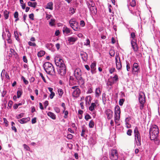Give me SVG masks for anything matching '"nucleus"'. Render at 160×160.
I'll use <instances>...</instances> for the list:
<instances>
[{"instance_id": "obj_1", "label": "nucleus", "mask_w": 160, "mask_h": 160, "mask_svg": "<svg viewBox=\"0 0 160 160\" xmlns=\"http://www.w3.org/2000/svg\"><path fill=\"white\" fill-rule=\"evenodd\" d=\"M159 133V129L157 125L153 124L151 126L149 130V137L151 140H153L157 145L160 144V139L158 138Z\"/></svg>"}, {"instance_id": "obj_2", "label": "nucleus", "mask_w": 160, "mask_h": 160, "mask_svg": "<svg viewBox=\"0 0 160 160\" xmlns=\"http://www.w3.org/2000/svg\"><path fill=\"white\" fill-rule=\"evenodd\" d=\"M43 67L44 70L47 74L52 75L55 74L54 68L52 63L48 62H46L44 63Z\"/></svg>"}, {"instance_id": "obj_3", "label": "nucleus", "mask_w": 160, "mask_h": 160, "mask_svg": "<svg viewBox=\"0 0 160 160\" xmlns=\"http://www.w3.org/2000/svg\"><path fill=\"white\" fill-rule=\"evenodd\" d=\"M136 33H131L130 34V38L131 39V44L132 47L134 51L135 52H137L138 49V47L137 42V40L136 35Z\"/></svg>"}, {"instance_id": "obj_4", "label": "nucleus", "mask_w": 160, "mask_h": 160, "mask_svg": "<svg viewBox=\"0 0 160 160\" xmlns=\"http://www.w3.org/2000/svg\"><path fill=\"white\" fill-rule=\"evenodd\" d=\"M134 133L136 144L137 146H141V137L137 127H136L134 129Z\"/></svg>"}, {"instance_id": "obj_5", "label": "nucleus", "mask_w": 160, "mask_h": 160, "mask_svg": "<svg viewBox=\"0 0 160 160\" xmlns=\"http://www.w3.org/2000/svg\"><path fill=\"white\" fill-rule=\"evenodd\" d=\"M115 115H114V121L116 124H117L118 126L120 125V124H118V121L120 118V109L119 106L117 105L115 108Z\"/></svg>"}, {"instance_id": "obj_6", "label": "nucleus", "mask_w": 160, "mask_h": 160, "mask_svg": "<svg viewBox=\"0 0 160 160\" xmlns=\"http://www.w3.org/2000/svg\"><path fill=\"white\" fill-rule=\"evenodd\" d=\"M145 96L144 93L142 92L139 93L138 100L140 104V108L141 110H142L144 107V104L145 102Z\"/></svg>"}, {"instance_id": "obj_7", "label": "nucleus", "mask_w": 160, "mask_h": 160, "mask_svg": "<svg viewBox=\"0 0 160 160\" xmlns=\"http://www.w3.org/2000/svg\"><path fill=\"white\" fill-rule=\"evenodd\" d=\"M70 27L73 29L74 31H77L79 29L78 28V23L73 19H71L69 22Z\"/></svg>"}, {"instance_id": "obj_8", "label": "nucleus", "mask_w": 160, "mask_h": 160, "mask_svg": "<svg viewBox=\"0 0 160 160\" xmlns=\"http://www.w3.org/2000/svg\"><path fill=\"white\" fill-rule=\"evenodd\" d=\"M140 68L138 63L134 62L133 64L132 73L134 75H138L140 72Z\"/></svg>"}, {"instance_id": "obj_9", "label": "nucleus", "mask_w": 160, "mask_h": 160, "mask_svg": "<svg viewBox=\"0 0 160 160\" xmlns=\"http://www.w3.org/2000/svg\"><path fill=\"white\" fill-rule=\"evenodd\" d=\"M109 158L111 160H117L118 158L117 151L116 149L112 150L109 153Z\"/></svg>"}, {"instance_id": "obj_10", "label": "nucleus", "mask_w": 160, "mask_h": 160, "mask_svg": "<svg viewBox=\"0 0 160 160\" xmlns=\"http://www.w3.org/2000/svg\"><path fill=\"white\" fill-rule=\"evenodd\" d=\"M58 72L62 76H64L66 73V69L65 65L58 66Z\"/></svg>"}, {"instance_id": "obj_11", "label": "nucleus", "mask_w": 160, "mask_h": 160, "mask_svg": "<svg viewBox=\"0 0 160 160\" xmlns=\"http://www.w3.org/2000/svg\"><path fill=\"white\" fill-rule=\"evenodd\" d=\"M54 61L55 64L58 67L65 65L63 60L58 56H56L55 58Z\"/></svg>"}, {"instance_id": "obj_12", "label": "nucleus", "mask_w": 160, "mask_h": 160, "mask_svg": "<svg viewBox=\"0 0 160 160\" xmlns=\"http://www.w3.org/2000/svg\"><path fill=\"white\" fill-rule=\"evenodd\" d=\"M115 60L117 69L119 70H121L122 68L120 58L117 55L115 56Z\"/></svg>"}, {"instance_id": "obj_13", "label": "nucleus", "mask_w": 160, "mask_h": 160, "mask_svg": "<svg viewBox=\"0 0 160 160\" xmlns=\"http://www.w3.org/2000/svg\"><path fill=\"white\" fill-rule=\"evenodd\" d=\"M62 32L65 36H68L72 33V30L65 25L62 28Z\"/></svg>"}, {"instance_id": "obj_14", "label": "nucleus", "mask_w": 160, "mask_h": 160, "mask_svg": "<svg viewBox=\"0 0 160 160\" xmlns=\"http://www.w3.org/2000/svg\"><path fill=\"white\" fill-rule=\"evenodd\" d=\"M74 74L76 79L81 77L82 73L81 69L79 68H76L74 71Z\"/></svg>"}, {"instance_id": "obj_15", "label": "nucleus", "mask_w": 160, "mask_h": 160, "mask_svg": "<svg viewBox=\"0 0 160 160\" xmlns=\"http://www.w3.org/2000/svg\"><path fill=\"white\" fill-rule=\"evenodd\" d=\"M105 113L108 119H111L113 116V112L110 109H107L105 111Z\"/></svg>"}, {"instance_id": "obj_16", "label": "nucleus", "mask_w": 160, "mask_h": 160, "mask_svg": "<svg viewBox=\"0 0 160 160\" xmlns=\"http://www.w3.org/2000/svg\"><path fill=\"white\" fill-rule=\"evenodd\" d=\"M80 55L81 57V58L83 61L87 62L88 58V54L85 52L83 51H81L80 52Z\"/></svg>"}, {"instance_id": "obj_17", "label": "nucleus", "mask_w": 160, "mask_h": 160, "mask_svg": "<svg viewBox=\"0 0 160 160\" xmlns=\"http://www.w3.org/2000/svg\"><path fill=\"white\" fill-rule=\"evenodd\" d=\"M45 46L46 48L49 50L53 52L55 51L54 45L52 43H47L45 44Z\"/></svg>"}, {"instance_id": "obj_18", "label": "nucleus", "mask_w": 160, "mask_h": 160, "mask_svg": "<svg viewBox=\"0 0 160 160\" xmlns=\"http://www.w3.org/2000/svg\"><path fill=\"white\" fill-rule=\"evenodd\" d=\"M128 8L129 10L130 11L131 13L133 15L138 16H139L140 12L137 9H133L132 8H130L129 7H128Z\"/></svg>"}, {"instance_id": "obj_19", "label": "nucleus", "mask_w": 160, "mask_h": 160, "mask_svg": "<svg viewBox=\"0 0 160 160\" xmlns=\"http://www.w3.org/2000/svg\"><path fill=\"white\" fill-rule=\"evenodd\" d=\"M78 38L75 36H73L71 37H69L68 38V41L70 43H71L73 44L78 40Z\"/></svg>"}, {"instance_id": "obj_20", "label": "nucleus", "mask_w": 160, "mask_h": 160, "mask_svg": "<svg viewBox=\"0 0 160 160\" xmlns=\"http://www.w3.org/2000/svg\"><path fill=\"white\" fill-rule=\"evenodd\" d=\"M81 92V91L79 88H77L74 90L72 92V96L73 97L77 98L78 97Z\"/></svg>"}, {"instance_id": "obj_21", "label": "nucleus", "mask_w": 160, "mask_h": 160, "mask_svg": "<svg viewBox=\"0 0 160 160\" xmlns=\"http://www.w3.org/2000/svg\"><path fill=\"white\" fill-rule=\"evenodd\" d=\"M90 7V8H88L89 9L90 12L93 15H96L97 13V9L96 7L93 6Z\"/></svg>"}, {"instance_id": "obj_22", "label": "nucleus", "mask_w": 160, "mask_h": 160, "mask_svg": "<svg viewBox=\"0 0 160 160\" xmlns=\"http://www.w3.org/2000/svg\"><path fill=\"white\" fill-rule=\"evenodd\" d=\"M96 63L93 62L92 63L90 67L91 68V72L92 74H95L96 73Z\"/></svg>"}, {"instance_id": "obj_23", "label": "nucleus", "mask_w": 160, "mask_h": 160, "mask_svg": "<svg viewBox=\"0 0 160 160\" xmlns=\"http://www.w3.org/2000/svg\"><path fill=\"white\" fill-rule=\"evenodd\" d=\"M78 84L80 85H84L85 83V80L82 77L76 79Z\"/></svg>"}, {"instance_id": "obj_24", "label": "nucleus", "mask_w": 160, "mask_h": 160, "mask_svg": "<svg viewBox=\"0 0 160 160\" xmlns=\"http://www.w3.org/2000/svg\"><path fill=\"white\" fill-rule=\"evenodd\" d=\"M101 93V90L99 87L97 88L95 91V97L96 98H98Z\"/></svg>"}, {"instance_id": "obj_25", "label": "nucleus", "mask_w": 160, "mask_h": 160, "mask_svg": "<svg viewBox=\"0 0 160 160\" xmlns=\"http://www.w3.org/2000/svg\"><path fill=\"white\" fill-rule=\"evenodd\" d=\"M86 3L88 8H90V7L95 5V4L92 0H86Z\"/></svg>"}, {"instance_id": "obj_26", "label": "nucleus", "mask_w": 160, "mask_h": 160, "mask_svg": "<svg viewBox=\"0 0 160 160\" xmlns=\"http://www.w3.org/2000/svg\"><path fill=\"white\" fill-rule=\"evenodd\" d=\"M30 120L29 118H23L18 120L19 122L22 124L26 123Z\"/></svg>"}, {"instance_id": "obj_27", "label": "nucleus", "mask_w": 160, "mask_h": 160, "mask_svg": "<svg viewBox=\"0 0 160 160\" xmlns=\"http://www.w3.org/2000/svg\"><path fill=\"white\" fill-rule=\"evenodd\" d=\"M48 115L53 119H55L56 118V115L53 112H49L47 113Z\"/></svg>"}, {"instance_id": "obj_28", "label": "nucleus", "mask_w": 160, "mask_h": 160, "mask_svg": "<svg viewBox=\"0 0 160 160\" xmlns=\"http://www.w3.org/2000/svg\"><path fill=\"white\" fill-rule=\"evenodd\" d=\"M53 2H50L48 3L46 8L51 10L53 9Z\"/></svg>"}, {"instance_id": "obj_29", "label": "nucleus", "mask_w": 160, "mask_h": 160, "mask_svg": "<svg viewBox=\"0 0 160 160\" xmlns=\"http://www.w3.org/2000/svg\"><path fill=\"white\" fill-rule=\"evenodd\" d=\"M96 107V105L95 103L92 102L91 103L90 106L89 108V110L92 111L95 109V108Z\"/></svg>"}, {"instance_id": "obj_30", "label": "nucleus", "mask_w": 160, "mask_h": 160, "mask_svg": "<svg viewBox=\"0 0 160 160\" xmlns=\"http://www.w3.org/2000/svg\"><path fill=\"white\" fill-rule=\"evenodd\" d=\"M9 12L5 10L3 12L4 16L5 19H7L8 18Z\"/></svg>"}, {"instance_id": "obj_31", "label": "nucleus", "mask_w": 160, "mask_h": 160, "mask_svg": "<svg viewBox=\"0 0 160 160\" xmlns=\"http://www.w3.org/2000/svg\"><path fill=\"white\" fill-rule=\"evenodd\" d=\"M102 100L103 104L105 105L106 103L107 99L106 97V94L103 93L102 94Z\"/></svg>"}, {"instance_id": "obj_32", "label": "nucleus", "mask_w": 160, "mask_h": 160, "mask_svg": "<svg viewBox=\"0 0 160 160\" xmlns=\"http://www.w3.org/2000/svg\"><path fill=\"white\" fill-rule=\"evenodd\" d=\"M115 83V82L114 80H113L112 81H108L107 83V85L108 87L111 86V87L110 88H111L112 87V86Z\"/></svg>"}, {"instance_id": "obj_33", "label": "nucleus", "mask_w": 160, "mask_h": 160, "mask_svg": "<svg viewBox=\"0 0 160 160\" xmlns=\"http://www.w3.org/2000/svg\"><path fill=\"white\" fill-rule=\"evenodd\" d=\"M5 30L6 32L8 33L7 34V36L8 37V38L7 39V40L8 42H11V40L10 39L11 37V33L8 30H7L6 28L5 29Z\"/></svg>"}, {"instance_id": "obj_34", "label": "nucleus", "mask_w": 160, "mask_h": 160, "mask_svg": "<svg viewBox=\"0 0 160 160\" xmlns=\"http://www.w3.org/2000/svg\"><path fill=\"white\" fill-rule=\"evenodd\" d=\"M58 94L59 98H61L63 93V90L61 88H59L58 89Z\"/></svg>"}, {"instance_id": "obj_35", "label": "nucleus", "mask_w": 160, "mask_h": 160, "mask_svg": "<svg viewBox=\"0 0 160 160\" xmlns=\"http://www.w3.org/2000/svg\"><path fill=\"white\" fill-rule=\"evenodd\" d=\"M154 31V33L155 34V37L157 39H159L160 38V32L159 31L156 30V31H154V30H153Z\"/></svg>"}, {"instance_id": "obj_36", "label": "nucleus", "mask_w": 160, "mask_h": 160, "mask_svg": "<svg viewBox=\"0 0 160 160\" xmlns=\"http://www.w3.org/2000/svg\"><path fill=\"white\" fill-rule=\"evenodd\" d=\"M22 94V90L19 89L18 90L17 92V97L18 98H19Z\"/></svg>"}, {"instance_id": "obj_37", "label": "nucleus", "mask_w": 160, "mask_h": 160, "mask_svg": "<svg viewBox=\"0 0 160 160\" xmlns=\"http://www.w3.org/2000/svg\"><path fill=\"white\" fill-rule=\"evenodd\" d=\"M28 5L31 7H33L35 8L37 5V3L36 2H28Z\"/></svg>"}, {"instance_id": "obj_38", "label": "nucleus", "mask_w": 160, "mask_h": 160, "mask_svg": "<svg viewBox=\"0 0 160 160\" xmlns=\"http://www.w3.org/2000/svg\"><path fill=\"white\" fill-rule=\"evenodd\" d=\"M55 20L54 19H51L49 22V25L51 26H54L55 24Z\"/></svg>"}, {"instance_id": "obj_39", "label": "nucleus", "mask_w": 160, "mask_h": 160, "mask_svg": "<svg viewBox=\"0 0 160 160\" xmlns=\"http://www.w3.org/2000/svg\"><path fill=\"white\" fill-rule=\"evenodd\" d=\"M45 54V52L43 51H40L38 53V56L39 57H41L43 56Z\"/></svg>"}, {"instance_id": "obj_40", "label": "nucleus", "mask_w": 160, "mask_h": 160, "mask_svg": "<svg viewBox=\"0 0 160 160\" xmlns=\"http://www.w3.org/2000/svg\"><path fill=\"white\" fill-rule=\"evenodd\" d=\"M66 109L63 110V113H64V115L63 117L65 118H67L68 117V112L67 110H65Z\"/></svg>"}, {"instance_id": "obj_41", "label": "nucleus", "mask_w": 160, "mask_h": 160, "mask_svg": "<svg viewBox=\"0 0 160 160\" xmlns=\"http://www.w3.org/2000/svg\"><path fill=\"white\" fill-rule=\"evenodd\" d=\"M131 65L129 62L126 61V68L128 71H130Z\"/></svg>"}, {"instance_id": "obj_42", "label": "nucleus", "mask_w": 160, "mask_h": 160, "mask_svg": "<svg viewBox=\"0 0 160 160\" xmlns=\"http://www.w3.org/2000/svg\"><path fill=\"white\" fill-rule=\"evenodd\" d=\"M76 9L72 7H70L69 8V13L71 14H73L75 12V11Z\"/></svg>"}, {"instance_id": "obj_43", "label": "nucleus", "mask_w": 160, "mask_h": 160, "mask_svg": "<svg viewBox=\"0 0 160 160\" xmlns=\"http://www.w3.org/2000/svg\"><path fill=\"white\" fill-rule=\"evenodd\" d=\"M130 5L131 7L133 8V7H135L136 5V2L135 0H132V1L130 2Z\"/></svg>"}, {"instance_id": "obj_44", "label": "nucleus", "mask_w": 160, "mask_h": 160, "mask_svg": "<svg viewBox=\"0 0 160 160\" xmlns=\"http://www.w3.org/2000/svg\"><path fill=\"white\" fill-rule=\"evenodd\" d=\"M94 123L92 120H91L89 122V126L90 128H92L94 127Z\"/></svg>"}, {"instance_id": "obj_45", "label": "nucleus", "mask_w": 160, "mask_h": 160, "mask_svg": "<svg viewBox=\"0 0 160 160\" xmlns=\"http://www.w3.org/2000/svg\"><path fill=\"white\" fill-rule=\"evenodd\" d=\"M89 142L91 144L94 145L96 143V141L93 138H91L89 139Z\"/></svg>"}, {"instance_id": "obj_46", "label": "nucleus", "mask_w": 160, "mask_h": 160, "mask_svg": "<svg viewBox=\"0 0 160 160\" xmlns=\"http://www.w3.org/2000/svg\"><path fill=\"white\" fill-rule=\"evenodd\" d=\"M15 124V123L13 122H12V130L14 131L15 132H17V129L16 127L14 126Z\"/></svg>"}, {"instance_id": "obj_47", "label": "nucleus", "mask_w": 160, "mask_h": 160, "mask_svg": "<svg viewBox=\"0 0 160 160\" xmlns=\"http://www.w3.org/2000/svg\"><path fill=\"white\" fill-rule=\"evenodd\" d=\"M84 45L90 46V41L89 39H87L86 42H84Z\"/></svg>"}, {"instance_id": "obj_48", "label": "nucleus", "mask_w": 160, "mask_h": 160, "mask_svg": "<svg viewBox=\"0 0 160 160\" xmlns=\"http://www.w3.org/2000/svg\"><path fill=\"white\" fill-rule=\"evenodd\" d=\"M112 78L114 79L113 80H114L115 83L118 80V76L117 74L114 75V76Z\"/></svg>"}, {"instance_id": "obj_49", "label": "nucleus", "mask_w": 160, "mask_h": 160, "mask_svg": "<svg viewBox=\"0 0 160 160\" xmlns=\"http://www.w3.org/2000/svg\"><path fill=\"white\" fill-rule=\"evenodd\" d=\"M115 51L113 50H111L109 52V54L111 57H113L115 55Z\"/></svg>"}, {"instance_id": "obj_50", "label": "nucleus", "mask_w": 160, "mask_h": 160, "mask_svg": "<svg viewBox=\"0 0 160 160\" xmlns=\"http://www.w3.org/2000/svg\"><path fill=\"white\" fill-rule=\"evenodd\" d=\"M54 109L55 112L57 113H59L60 112V109L58 107H54Z\"/></svg>"}, {"instance_id": "obj_51", "label": "nucleus", "mask_w": 160, "mask_h": 160, "mask_svg": "<svg viewBox=\"0 0 160 160\" xmlns=\"http://www.w3.org/2000/svg\"><path fill=\"white\" fill-rule=\"evenodd\" d=\"M21 78L23 80V81L25 85H27L28 84V81L26 80L25 78L23 76H22L21 77Z\"/></svg>"}, {"instance_id": "obj_52", "label": "nucleus", "mask_w": 160, "mask_h": 160, "mask_svg": "<svg viewBox=\"0 0 160 160\" xmlns=\"http://www.w3.org/2000/svg\"><path fill=\"white\" fill-rule=\"evenodd\" d=\"M128 30L130 34H131V33H132V32H136L135 30L132 28H128Z\"/></svg>"}, {"instance_id": "obj_53", "label": "nucleus", "mask_w": 160, "mask_h": 160, "mask_svg": "<svg viewBox=\"0 0 160 160\" xmlns=\"http://www.w3.org/2000/svg\"><path fill=\"white\" fill-rule=\"evenodd\" d=\"M93 91L92 90V88L91 87H89L88 88V90L87 92L88 94L91 93H92Z\"/></svg>"}, {"instance_id": "obj_54", "label": "nucleus", "mask_w": 160, "mask_h": 160, "mask_svg": "<svg viewBox=\"0 0 160 160\" xmlns=\"http://www.w3.org/2000/svg\"><path fill=\"white\" fill-rule=\"evenodd\" d=\"M86 131L85 130L84 128H83L82 130V132L81 133V136L82 137H85V132Z\"/></svg>"}, {"instance_id": "obj_55", "label": "nucleus", "mask_w": 160, "mask_h": 160, "mask_svg": "<svg viewBox=\"0 0 160 160\" xmlns=\"http://www.w3.org/2000/svg\"><path fill=\"white\" fill-rule=\"evenodd\" d=\"M109 73L110 74H112L115 71V69L114 68H112L109 69Z\"/></svg>"}, {"instance_id": "obj_56", "label": "nucleus", "mask_w": 160, "mask_h": 160, "mask_svg": "<svg viewBox=\"0 0 160 160\" xmlns=\"http://www.w3.org/2000/svg\"><path fill=\"white\" fill-rule=\"evenodd\" d=\"M23 146L25 149L27 151H29L30 150V148L26 144H24L23 145Z\"/></svg>"}, {"instance_id": "obj_57", "label": "nucleus", "mask_w": 160, "mask_h": 160, "mask_svg": "<svg viewBox=\"0 0 160 160\" xmlns=\"http://www.w3.org/2000/svg\"><path fill=\"white\" fill-rule=\"evenodd\" d=\"M12 101H9L8 103V107L7 108H8V107H9V108H11L12 107Z\"/></svg>"}, {"instance_id": "obj_58", "label": "nucleus", "mask_w": 160, "mask_h": 160, "mask_svg": "<svg viewBox=\"0 0 160 160\" xmlns=\"http://www.w3.org/2000/svg\"><path fill=\"white\" fill-rule=\"evenodd\" d=\"M124 101L125 99H120L119 102V105L121 106H122Z\"/></svg>"}, {"instance_id": "obj_59", "label": "nucleus", "mask_w": 160, "mask_h": 160, "mask_svg": "<svg viewBox=\"0 0 160 160\" xmlns=\"http://www.w3.org/2000/svg\"><path fill=\"white\" fill-rule=\"evenodd\" d=\"M23 115L24 113H22L16 115V117L17 118L19 119L23 117Z\"/></svg>"}, {"instance_id": "obj_60", "label": "nucleus", "mask_w": 160, "mask_h": 160, "mask_svg": "<svg viewBox=\"0 0 160 160\" xmlns=\"http://www.w3.org/2000/svg\"><path fill=\"white\" fill-rule=\"evenodd\" d=\"M28 45L31 46L35 47L36 46V45L34 42H32L31 41H29L28 42Z\"/></svg>"}, {"instance_id": "obj_61", "label": "nucleus", "mask_w": 160, "mask_h": 160, "mask_svg": "<svg viewBox=\"0 0 160 160\" xmlns=\"http://www.w3.org/2000/svg\"><path fill=\"white\" fill-rule=\"evenodd\" d=\"M91 117L88 114H87L85 116V118L87 121H88V119H91Z\"/></svg>"}, {"instance_id": "obj_62", "label": "nucleus", "mask_w": 160, "mask_h": 160, "mask_svg": "<svg viewBox=\"0 0 160 160\" xmlns=\"http://www.w3.org/2000/svg\"><path fill=\"white\" fill-rule=\"evenodd\" d=\"M39 75H40V76L42 78V79L43 81L44 82H45V83L46 82V80L45 79V78L43 76V74L42 73H40Z\"/></svg>"}, {"instance_id": "obj_63", "label": "nucleus", "mask_w": 160, "mask_h": 160, "mask_svg": "<svg viewBox=\"0 0 160 160\" xmlns=\"http://www.w3.org/2000/svg\"><path fill=\"white\" fill-rule=\"evenodd\" d=\"M132 132V130L131 129H129L127 131V134L128 135L130 136L131 135Z\"/></svg>"}, {"instance_id": "obj_64", "label": "nucleus", "mask_w": 160, "mask_h": 160, "mask_svg": "<svg viewBox=\"0 0 160 160\" xmlns=\"http://www.w3.org/2000/svg\"><path fill=\"white\" fill-rule=\"evenodd\" d=\"M55 95V94L54 92H51L49 96L50 98L51 99H52L54 96Z\"/></svg>"}]
</instances>
